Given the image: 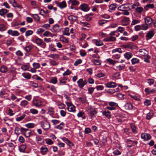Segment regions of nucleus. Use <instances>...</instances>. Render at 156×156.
I'll list each match as a JSON object with an SVG mask.
<instances>
[{"label": "nucleus", "mask_w": 156, "mask_h": 156, "mask_svg": "<svg viewBox=\"0 0 156 156\" xmlns=\"http://www.w3.org/2000/svg\"><path fill=\"white\" fill-rule=\"evenodd\" d=\"M7 27L4 24H0V31L1 32L5 31Z\"/></svg>", "instance_id": "f704fd0d"}, {"label": "nucleus", "mask_w": 156, "mask_h": 156, "mask_svg": "<svg viewBox=\"0 0 156 156\" xmlns=\"http://www.w3.org/2000/svg\"><path fill=\"white\" fill-rule=\"evenodd\" d=\"M119 7L123 9L122 10H124L125 9L127 10H129V6L128 4L122 5L120 6Z\"/></svg>", "instance_id": "79ce46f5"}, {"label": "nucleus", "mask_w": 156, "mask_h": 156, "mask_svg": "<svg viewBox=\"0 0 156 156\" xmlns=\"http://www.w3.org/2000/svg\"><path fill=\"white\" fill-rule=\"evenodd\" d=\"M56 4H57L58 6L61 9L66 8L67 6L66 2L65 1H63L60 3H58L57 2Z\"/></svg>", "instance_id": "a211bd4d"}, {"label": "nucleus", "mask_w": 156, "mask_h": 156, "mask_svg": "<svg viewBox=\"0 0 156 156\" xmlns=\"http://www.w3.org/2000/svg\"><path fill=\"white\" fill-rule=\"evenodd\" d=\"M69 28L68 27H66L65 28L63 32V34L66 36H69L70 33L69 32Z\"/></svg>", "instance_id": "a19ab883"}, {"label": "nucleus", "mask_w": 156, "mask_h": 156, "mask_svg": "<svg viewBox=\"0 0 156 156\" xmlns=\"http://www.w3.org/2000/svg\"><path fill=\"white\" fill-rule=\"evenodd\" d=\"M44 140L46 142V143L48 144L51 145L53 144V142L52 140L50 139H45Z\"/></svg>", "instance_id": "6e6d98bb"}, {"label": "nucleus", "mask_w": 156, "mask_h": 156, "mask_svg": "<svg viewBox=\"0 0 156 156\" xmlns=\"http://www.w3.org/2000/svg\"><path fill=\"white\" fill-rule=\"evenodd\" d=\"M32 105L37 108H40L43 104L42 102L38 98L34 99L32 101Z\"/></svg>", "instance_id": "f03ea898"}, {"label": "nucleus", "mask_w": 156, "mask_h": 156, "mask_svg": "<svg viewBox=\"0 0 156 156\" xmlns=\"http://www.w3.org/2000/svg\"><path fill=\"white\" fill-rule=\"evenodd\" d=\"M31 16L35 19L36 21L38 22L40 21V18L37 14H32Z\"/></svg>", "instance_id": "c9c22d12"}, {"label": "nucleus", "mask_w": 156, "mask_h": 156, "mask_svg": "<svg viewBox=\"0 0 156 156\" xmlns=\"http://www.w3.org/2000/svg\"><path fill=\"white\" fill-rule=\"evenodd\" d=\"M26 147H27L26 145L25 144H23L19 147V149L20 152H24Z\"/></svg>", "instance_id": "7c9ffc66"}, {"label": "nucleus", "mask_w": 156, "mask_h": 156, "mask_svg": "<svg viewBox=\"0 0 156 156\" xmlns=\"http://www.w3.org/2000/svg\"><path fill=\"white\" fill-rule=\"evenodd\" d=\"M154 32L153 30L149 31L145 36L146 40L148 41L154 35Z\"/></svg>", "instance_id": "1a4fd4ad"}, {"label": "nucleus", "mask_w": 156, "mask_h": 156, "mask_svg": "<svg viewBox=\"0 0 156 156\" xmlns=\"http://www.w3.org/2000/svg\"><path fill=\"white\" fill-rule=\"evenodd\" d=\"M30 112L33 115H35L38 114V110L34 108H31L30 110Z\"/></svg>", "instance_id": "ea45409f"}, {"label": "nucleus", "mask_w": 156, "mask_h": 156, "mask_svg": "<svg viewBox=\"0 0 156 156\" xmlns=\"http://www.w3.org/2000/svg\"><path fill=\"white\" fill-rule=\"evenodd\" d=\"M7 68L6 66L3 65L1 66L0 71L2 73H5L7 72Z\"/></svg>", "instance_id": "473e14b6"}, {"label": "nucleus", "mask_w": 156, "mask_h": 156, "mask_svg": "<svg viewBox=\"0 0 156 156\" xmlns=\"http://www.w3.org/2000/svg\"><path fill=\"white\" fill-rule=\"evenodd\" d=\"M116 5V4L115 3L111 4L109 6V9L112 10H115L117 7Z\"/></svg>", "instance_id": "37998d69"}, {"label": "nucleus", "mask_w": 156, "mask_h": 156, "mask_svg": "<svg viewBox=\"0 0 156 156\" xmlns=\"http://www.w3.org/2000/svg\"><path fill=\"white\" fill-rule=\"evenodd\" d=\"M31 41L34 43H36L38 45L43 48H44L46 47V44L43 41V40L38 37H37L35 39H32Z\"/></svg>", "instance_id": "f257e3e1"}, {"label": "nucleus", "mask_w": 156, "mask_h": 156, "mask_svg": "<svg viewBox=\"0 0 156 156\" xmlns=\"http://www.w3.org/2000/svg\"><path fill=\"white\" fill-rule=\"evenodd\" d=\"M67 3L69 5L71 4L72 5L77 6L80 4V2L77 0H69Z\"/></svg>", "instance_id": "f8f14e48"}, {"label": "nucleus", "mask_w": 156, "mask_h": 156, "mask_svg": "<svg viewBox=\"0 0 156 156\" xmlns=\"http://www.w3.org/2000/svg\"><path fill=\"white\" fill-rule=\"evenodd\" d=\"M8 11L5 9H0V15L4 16L8 12Z\"/></svg>", "instance_id": "cd10ccee"}, {"label": "nucleus", "mask_w": 156, "mask_h": 156, "mask_svg": "<svg viewBox=\"0 0 156 156\" xmlns=\"http://www.w3.org/2000/svg\"><path fill=\"white\" fill-rule=\"evenodd\" d=\"M53 29L55 32H59L62 29L60 26L57 24L53 25Z\"/></svg>", "instance_id": "dca6fc26"}, {"label": "nucleus", "mask_w": 156, "mask_h": 156, "mask_svg": "<svg viewBox=\"0 0 156 156\" xmlns=\"http://www.w3.org/2000/svg\"><path fill=\"white\" fill-rule=\"evenodd\" d=\"M135 10L137 12L140 13L143 11V8L142 7H137L136 8Z\"/></svg>", "instance_id": "09e8293b"}, {"label": "nucleus", "mask_w": 156, "mask_h": 156, "mask_svg": "<svg viewBox=\"0 0 156 156\" xmlns=\"http://www.w3.org/2000/svg\"><path fill=\"white\" fill-rule=\"evenodd\" d=\"M33 48V47L30 45L26 46L24 49L27 53H28L31 51L32 49Z\"/></svg>", "instance_id": "72a5a7b5"}, {"label": "nucleus", "mask_w": 156, "mask_h": 156, "mask_svg": "<svg viewBox=\"0 0 156 156\" xmlns=\"http://www.w3.org/2000/svg\"><path fill=\"white\" fill-rule=\"evenodd\" d=\"M131 61L132 64L133 65H134L135 64L138 63L139 62L140 60L136 58H133L131 59Z\"/></svg>", "instance_id": "c85d7f7f"}, {"label": "nucleus", "mask_w": 156, "mask_h": 156, "mask_svg": "<svg viewBox=\"0 0 156 156\" xmlns=\"http://www.w3.org/2000/svg\"><path fill=\"white\" fill-rule=\"evenodd\" d=\"M94 43L96 45L98 46H101L104 44L102 41L100 40H95Z\"/></svg>", "instance_id": "2f4dec72"}, {"label": "nucleus", "mask_w": 156, "mask_h": 156, "mask_svg": "<svg viewBox=\"0 0 156 156\" xmlns=\"http://www.w3.org/2000/svg\"><path fill=\"white\" fill-rule=\"evenodd\" d=\"M129 127L133 133L136 134L137 133V128L135 124L133 123H130L129 124Z\"/></svg>", "instance_id": "9d476101"}, {"label": "nucleus", "mask_w": 156, "mask_h": 156, "mask_svg": "<svg viewBox=\"0 0 156 156\" xmlns=\"http://www.w3.org/2000/svg\"><path fill=\"white\" fill-rule=\"evenodd\" d=\"M79 9L84 12H87L90 10V8L88 4L83 3L80 5Z\"/></svg>", "instance_id": "7ed1b4c3"}, {"label": "nucleus", "mask_w": 156, "mask_h": 156, "mask_svg": "<svg viewBox=\"0 0 156 156\" xmlns=\"http://www.w3.org/2000/svg\"><path fill=\"white\" fill-rule=\"evenodd\" d=\"M34 124L33 123H28L26 124L25 126L28 128H32L34 127Z\"/></svg>", "instance_id": "13d9d810"}, {"label": "nucleus", "mask_w": 156, "mask_h": 156, "mask_svg": "<svg viewBox=\"0 0 156 156\" xmlns=\"http://www.w3.org/2000/svg\"><path fill=\"white\" fill-rule=\"evenodd\" d=\"M22 75L24 78L27 80L30 79L31 77V75L28 73H22Z\"/></svg>", "instance_id": "bb28decb"}, {"label": "nucleus", "mask_w": 156, "mask_h": 156, "mask_svg": "<svg viewBox=\"0 0 156 156\" xmlns=\"http://www.w3.org/2000/svg\"><path fill=\"white\" fill-rule=\"evenodd\" d=\"M151 136L149 134L144 133L141 134V138L144 140H148L151 139Z\"/></svg>", "instance_id": "6e6552de"}, {"label": "nucleus", "mask_w": 156, "mask_h": 156, "mask_svg": "<svg viewBox=\"0 0 156 156\" xmlns=\"http://www.w3.org/2000/svg\"><path fill=\"white\" fill-rule=\"evenodd\" d=\"M67 106V109L69 112H74L75 111V107L71 103H66Z\"/></svg>", "instance_id": "9b49d317"}, {"label": "nucleus", "mask_w": 156, "mask_h": 156, "mask_svg": "<svg viewBox=\"0 0 156 156\" xmlns=\"http://www.w3.org/2000/svg\"><path fill=\"white\" fill-rule=\"evenodd\" d=\"M40 124L42 128L45 130H48L50 128V124L47 121H41L40 122Z\"/></svg>", "instance_id": "20e7f679"}, {"label": "nucleus", "mask_w": 156, "mask_h": 156, "mask_svg": "<svg viewBox=\"0 0 156 156\" xmlns=\"http://www.w3.org/2000/svg\"><path fill=\"white\" fill-rule=\"evenodd\" d=\"M87 80H83V79H80L77 81V83L78 87L80 88H82L87 83Z\"/></svg>", "instance_id": "39448f33"}, {"label": "nucleus", "mask_w": 156, "mask_h": 156, "mask_svg": "<svg viewBox=\"0 0 156 156\" xmlns=\"http://www.w3.org/2000/svg\"><path fill=\"white\" fill-rule=\"evenodd\" d=\"M48 148L45 146L42 147L40 148L41 153L43 155L47 154L48 152Z\"/></svg>", "instance_id": "2eb2a0df"}, {"label": "nucleus", "mask_w": 156, "mask_h": 156, "mask_svg": "<svg viewBox=\"0 0 156 156\" xmlns=\"http://www.w3.org/2000/svg\"><path fill=\"white\" fill-rule=\"evenodd\" d=\"M22 128H24L21 127V129H20L18 127H16L14 131L15 133L18 136L21 133H23V130H22Z\"/></svg>", "instance_id": "f3484780"}, {"label": "nucleus", "mask_w": 156, "mask_h": 156, "mask_svg": "<svg viewBox=\"0 0 156 156\" xmlns=\"http://www.w3.org/2000/svg\"><path fill=\"white\" fill-rule=\"evenodd\" d=\"M32 65L33 67L36 69H38L40 67V65L38 63L34 62Z\"/></svg>", "instance_id": "680f3d73"}, {"label": "nucleus", "mask_w": 156, "mask_h": 156, "mask_svg": "<svg viewBox=\"0 0 156 156\" xmlns=\"http://www.w3.org/2000/svg\"><path fill=\"white\" fill-rule=\"evenodd\" d=\"M106 61L110 65H114L115 64V60H114L110 58L107 59Z\"/></svg>", "instance_id": "e433bc0d"}, {"label": "nucleus", "mask_w": 156, "mask_h": 156, "mask_svg": "<svg viewBox=\"0 0 156 156\" xmlns=\"http://www.w3.org/2000/svg\"><path fill=\"white\" fill-rule=\"evenodd\" d=\"M60 39L61 41L64 42L68 43L69 42V41L68 39L64 36L61 37L60 38Z\"/></svg>", "instance_id": "4d7b16f0"}, {"label": "nucleus", "mask_w": 156, "mask_h": 156, "mask_svg": "<svg viewBox=\"0 0 156 156\" xmlns=\"http://www.w3.org/2000/svg\"><path fill=\"white\" fill-rule=\"evenodd\" d=\"M129 96L132 98H133L136 101H140L141 99V97L140 96L137 95H131L129 94Z\"/></svg>", "instance_id": "393cba45"}, {"label": "nucleus", "mask_w": 156, "mask_h": 156, "mask_svg": "<svg viewBox=\"0 0 156 156\" xmlns=\"http://www.w3.org/2000/svg\"><path fill=\"white\" fill-rule=\"evenodd\" d=\"M22 130H23V133L24 134V135L26 137H30L32 131L31 130L24 128H22Z\"/></svg>", "instance_id": "423d86ee"}, {"label": "nucleus", "mask_w": 156, "mask_h": 156, "mask_svg": "<svg viewBox=\"0 0 156 156\" xmlns=\"http://www.w3.org/2000/svg\"><path fill=\"white\" fill-rule=\"evenodd\" d=\"M29 68V66L27 65H23L21 67V69L23 70L24 71L27 70H28Z\"/></svg>", "instance_id": "de8ad7c7"}, {"label": "nucleus", "mask_w": 156, "mask_h": 156, "mask_svg": "<svg viewBox=\"0 0 156 156\" xmlns=\"http://www.w3.org/2000/svg\"><path fill=\"white\" fill-rule=\"evenodd\" d=\"M93 63L95 65H100L101 63V61L99 59H94L93 61Z\"/></svg>", "instance_id": "3c124183"}, {"label": "nucleus", "mask_w": 156, "mask_h": 156, "mask_svg": "<svg viewBox=\"0 0 156 156\" xmlns=\"http://www.w3.org/2000/svg\"><path fill=\"white\" fill-rule=\"evenodd\" d=\"M28 102L26 100L21 101L20 104V106L22 108H25L28 105Z\"/></svg>", "instance_id": "4be33fe9"}, {"label": "nucleus", "mask_w": 156, "mask_h": 156, "mask_svg": "<svg viewBox=\"0 0 156 156\" xmlns=\"http://www.w3.org/2000/svg\"><path fill=\"white\" fill-rule=\"evenodd\" d=\"M129 69L131 72H134L136 69V67L133 66H129Z\"/></svg>", "instance_id": "338daca9"}, {"label": "nucleus", "mask_w": 156, "mask_h": 156, "mask_svg": "<svg viewBox=\"0 0 156 156\" xmlns=\"http://www.w3.org/2000/svg\"><path fill=\"white\" fill-rule=\"evenodd\" d=\"M140 20H133L131 23V25H134L140 23Z\"/></svg>", "instance_id": "69168bd1"}, {"label": "nucleus", "mask_w": 156, "mask_h": 156, "mask_svg": "<svg viewBox=\"0 0 156 156\" xmlns=\"http://www.w3.org/2000/svg\"><path fill=\"white\" fill-rule=\"evenodd\" d=\"M62 140L70 146H72L73 145V144L67 138L63 137L62 138Z\"/></svg>", "instance_id": "6ab92c4d"}, {"label": "nucleus", "mask_w": 156, "mask_h": 156, "mask_svg": "<svg viewBox=\"0 0 156 156\" xmlns=\"http://www.w3.org/2000/svg\"><path fill=\"white\" fill-rule=\"evenodd\" d=\"M154 7V5L153 4H148L144 7V9L146 11H147L149 8H153Z\"/></svg>", "instance_id": "c756f323"}, {"label": "nucleus", "mask_w": 156, "mask_h": 156, "mask_svg": "<svg viewBox=\"0 0 156 156\" xmlns=\"http://www.w3.org/2000/svg\"><path fill=\"white\" fill-rule=\"evenodd\" d=\"M106 87L108 88H114L116 87V84L113 82H109L105 84Z\"/></svg>", "instance_id": "ddd939ff"}, {"label": "nucleus", "mask_w": 156, "mask_h": 156, "mask_svg": "<svg viewBox=\"0 0 156 156\" xmlns=\"http://www.w3.org/2000/svg\"><path fill=\"white\" fill-rule=\"evenodd\" d=\"M125 142L128 144H133V143L135 144L136 145L137 143V141H133L130 139H126L125 140Z\"/></svg>", "instance_id": "58836bf2"}, {"label": "nucleus", "mask_w": 156, "mask_h": 156, "mask_svg": "<svg viewBox=\"0 0 156 156\" xmlns=\"http://www.w3.org/2000/svg\"><path fill=\"white\" fill-rule=\"evenodd\" d=\"M116 38L114 37L110 36L109 37L105 38L104 40L105 42L114 41H116Z\"/></svg>", "instance_id": "412c9836"}, {"label": "nucleus", "mask_w": 156, "mask_h": 156, "mask_svg": "<svg viewBox=\"0 0 156 156\" xmlns=\"http://www.w3.org/2000/svg\"><path fill=\"white\" fill-rule=\"evenodd\" d=\"M153 113L152 112H149L148 113L146 116V119L147 120L150 119L153 115Z\"/></svg>", "instance_id": "4c0bfd02"}, {"label": "nucleus", "mask_w": 156, "mask_h": 156, "mask_svg": "<svg viewBox=\"0 0 156 156\" xmlns=\"http://www.w3.org/2000/svg\"><path fill=\"white\" fill-rule=\"evenodd\" d=\"M139 52L142 55L145 56L147 55L148 54V51L145 49H140L139 50Z\"/></svg>", "instance_id": "a878e982"}, {"label": "nucleus", "mask_w": 156, "mask_h": 156, "mask_svg": "<svg viewBox=\"0 0 156 156\" xmlns=\"http://www.w3.org/2000/svg\"><path fill=\"white\" fill-rule=\"evenodd\" d=\"M141 30H147L149 28V26L145 23V24H142L141 25Z\"/></svg>", "instance_id": "a18cd8bd"}, {"label": "nucleus", "mask_w": 156, "mask_h": 156, "mask_svg": "<svg viewBox=\"0 0 156 156\" xmlns=\"http://www.w3.org/2000/svg\"><path fill=\"white\" fill-rule=\"evenodd\" d=\"M15 54L16 55L18 56L22 57L23 55V53L20 50L17 51L16 52Z\"/></svg>", "instance_id": "e2e57ef3"}, {"label": "nucleus", "mask_w": 156, "mask_h": 156, "mask_svg": "<svg viewBox=\"0 0 156 156\" xmlns=\"http://www.w3.org/2000/svg\"><path fill=\"white\" fill-rule=\"evenodd\" d=\"M30 3L31 5L32 6H34V8H36L37 6V2L33 0H31L30 2Z\"/></svg>", "instance_id": "774afa93"}, {"label": "nucleus", "mask_w": 156, "mask_h": 156, "mask_svg": "<svg viewBox=\"0 0 156 156\" xmlns=\"http://www.w3.org/2000/svg\"><path fill=\"white\" fill-rule=\"evenodd\" d=\"M57 78L56 77L52 78L50 80V83L53 84H55L57 83Z\"/></svg>", "instance_id": "49530a36"}, {"label": "nucleus", "mask_w": 156, "mask_h": 156, "mask_svg": "<svg viewBox=\"0 0 156 156\" xmlns=\"http://www.w3.org/2000/svg\"><path fill=\"white\" fill-rule=\"evenodd\" d=\"M103 115L105 116L107 118L109 119L111 117V112L109 111H104L102 112Z\"/></svg>", "instance_id": "b1692460"}, {"label": "nucleus", "mask_w": 156, "mask_h": 156, "mask_svg": "<svg viewBox=\"0 0 156 156\" xmlns=\"http://www.w3.org/2000/svg\"><path fill=\"white\" fill-rule=\"evenodd\" d=\"M68 19L71 21H74L77 20L76 17L73 15H70L68 17Z\"/></svg>", "instance_id": "c03bdc74"}, {"label": "nucleus", "mask_w": 156, "mask_h": 156, "mask_svg": "<svg viewBox=\"0 0 156 156\" xmlns=\"http://www.w3.org/2000/svg\"><path fill=\"white\" fill-rule=\"evenodd\" d=\"M96 113V111L95 110H94L90 111L89 112V115L90 116V117L91 118L93 117L95 115Z\"/></svg>", "instance_id": "8fccbe9b"}, {"label": "nucleus", "mask_w": 156, "mask_h": 156, "mask_svg": "<svg viewBox=\"0 0 156 156\" xmlns=\"http://www.w3.org/2000/svg\"><path fill=\"white\" fill-rule=\"evenodd\" d=\"M144 103L145 105L147 106L151 105V102L150 100L147 99L144 101Z\"/></svg>", "instance_id": "0e129e2a"}, {"label": "nucleus", "mask_w": 156, "mask_h": 156, "mask_svg": "<svg viewBox=\"0 0 156 156\" xmlns=\"http://www.w3.org/2000/svg\"><path fill=\"white\" fill-rule=\"evenodd\" d=\"M54 110L52 108L48 109V113L50 115H53L54 113Z\"/></svg>", "instance_id": "bf43d9fd"}, {"label": "nucleus", "mask_w": 156, "mask_h": 156, "mask_svg": "<svg viewBox=\"0 0 156 156\" xmlns=\"http://www.w3.org/2000/svg\"><path fill=\"white\" fill-rule=\"evenodd\" d=\"M124 95L121 93H119L117 94V97L120 100H123L124 99Z\"/></svg>", "instance_id": "864d4df0"}, {"label": "nucleus", "mask_w": 156, "mask_h": 156, "mask_svg": "<svg viewBox=\"0 0 156 156\" xmlns=\"http://www.w3.org/2000/svg\"><path fill=\"white\" fill-rule=\"evenodd\" d=\"M116 52L122 53V51L121 49L120 48H118L114 49L112 51V53H114Z\"/></svg>", "instance_id": "603ef678"}, {"label": "nucleus", "mask_w": 156, "mask_h": 156, "mask_svg": "<svg viewBox=\"0 0 156 156\" xmlns=\"http://www.w3.org/2000/svg\"><path fill=\"white\" fill-rule=\"evenodd\" d=\"M8 34L13 37H17L20 34V33L16 30L13 31L12 30H9L7 31Z\"/></svg>", "instance_id": "0eeeda50"}, {"label": "nucleus", "mask_w": 156, "mask_h": 156, "mask_svg": "<svg viewBox=\"0 0 156 156\" xmlns=\"http://www.w3.org/2000/svg\"><path fill=\"white\" fill-rule=\"evenodd\" d=\"M144 20L145 23L147 25L151 24L153 22L152 19L149 16H147L144 18Z\"/></svg>", "instance_id": "4468645a"}, {"label": "nucleus", "mask_w": 156, "mask_h": 156, "mask_svg": "<svg viewBox=\"0 0 156 156\" xmlns=\"http://www.w3.org/2000/svg\"><path fill=\"white\" fill-rule=\"evenodd\" d=\"M25 116L26 115L23 114L21 116L17 117L16 119V120L17 121H20L22 120Z\"/></svg>", "instance_id": "5fc2aeb1"}, {"label": "nucleus", "mask_w": 156, "mask_h": 156, "mask_svg": "<svg viewBox=\"0 0 156 156\" xmlns=\"http://www.w3.org/2000/svg\"><path fill=\"white\" fill-rule=\"evenodd\" d=\"M124 106L126 110H130L133 108L132 105L129 102L126 103Z\"/></svg>", "instance_id": "aec40b11"}, {"label": "nucleus", "mask_w": 156, "mask_h": 156, "mask_svg": "<svg viewBox=\"0 0 156 156\" xmlns=\"http://www.w3.org/2000/svg\"><path fill=\"white\" fill-rule=\"evenodd\" d=\"M124 56L127 60H129L133 56V55L132 53L130 52H127L124 54Z\"/></svg>", "instance_id": "5701e85b"}, {"label": "nucleus", "mask_w": 156, "mask_h": 156, "mask_svg": "<svg viewBox=\"0 0 156 156\" xmlns=\"http://www.w3.org/2000/svg\"><path fill=\"white\" fill-rule=\"evenodd\" d=\"M33 32L31 30H28L25 32V35L26 37H28L33 34Z\"/></svg>", "instance_id": "052dcab7"}]
</instances>
